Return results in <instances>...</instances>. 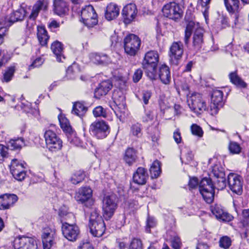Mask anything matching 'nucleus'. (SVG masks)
<instances>
[{
    "label": "nucleus",
    "instance_id": "1",
    "mask_svg": "<svg viewBox=\"0 0 249 249\" xmlns=\"http://www.w3.org/2000/svg\"><path fill=\"white\" fill-rule=\"evenodd\" d=\"M184 19L186 23V27L184 42L186 45L188 44L190 37L194 31L193 47L195 50L198 51L202 48L204 43V30L198 22L194 21L193 15L190 12H186Z\"/></svg>",
    "mask_w": 249,
    "mask_h": 249
},
{
    "label": "nucleus",
    "instance_id": "2",
    "mask_svg": "<svg viewBox=\"0 0 249 249\" xmlns=\"http://www.w3.org/2000/svg\"><path fill=\"white\" fill-rule=\"evenodd\" d=\"M199 186L200 193L204 200L208 203H212L214 196V184L210 178H204L198 183V180L196 177L190 178L188 182L189 189L196 188Z\"/></svg>",
    "mask_w": 249,
    "mask_h": 249
},
{
    "label": "nucleus",
    "instance_id": "3",
    "mask_svg": "<svg viewBox=\"0 0 249 249\" xmlns=\"http://www.w3.org/2000/svg\"><path fill=\"white\" fill-rule=\"evenodd\" d=\"M159 61V55L156 51L147 52L142 62L143 68L146 75L151 80H155L157 77V67Z\"/></svg>",
    "mask_w": 249,
    "mask_h": 249
},
{
    "label": "nucleus",
    "instance_id": "4",
    "mask_svg": "<svg viewBox=\"0 0 249 249\" xmlns=\"http://www.w3.org/2000/svg\"><path fill=\"white\" fill-rule=\"evenodd\" d=\"M90 233L95 237L102 236L106 230V225L102 217L96 209L91 213L89 220Z\"/></svg>",
    "mask_w": 249,
    "mask_h": 249
},
{
    "label": "nucleus",
    "instance_id": "5",
    "mask_svg": "<svg viewBox=\"0 0 249 249\" xmlns=\"http://www.w3.org/2000/svg\"><path fill=\"white\" fill-rule=\"evenodd\" d=\"M187 102L191 110L196 114H201L206 109V102L200 93H192L188 97Z\"/></svg>",
    "mask_w": 249,
    "mask_h": 249
},
{
    "label": "nucleus",
    "instance_id": "6",
    "mask_svg": "<svg viewBox=\"0 0 249 249\" xmlns=\"http://www.w3.org/2000/svg\"><path fill=\"white\" fill-rule=\"evenodd\" d=\"M141 39L134 34H129L124 39L125 52L131 55H135L140 49Z\"/></svg>",
    "mask_w": 249,
    "mask_h": 249
},
{
    "label": "nucleus",
    "instance_id": "7",
    "mask_svg": "<svg viewBox=\"0 0 249 249\" xmlns=\"http://www.w3.org/2000/svg\"><path fill=\"white\" fill-rule=\"evenodd\" d=\"M163 15L170 19L177 21L183 16V10L180 5L175 2H171L165 4L162 8Z\"/></svg>",
    "mask_w": 249,
    "mask_h": 249
},
{
    "label": "nucleus",
    "instance_id": "8",
    "mask_svg": "<svg viewBox=\"0 0 249 249\" xmlns=\"http://www.w3.org/2000/svg\"><path fill=\"white\" fill-rule=\"evenodd\" d=\"M212 174L214 178V189H224L227 185L224 169L220 165L215 164L213 167Z\"/></svg>",
    "mask_w": 249,
    "mask_h": 249
},
{
    "label": "nucleus",
    "instance_id": "9",
    "mask_svg": "<svg viewBox=\"0 0 249 249\" xmlns=\"http://www.w3.org/2000/svg\"><path fill=\"white\" fill-rule=\"evenodd\" d=\"M81 17L83 23L89 27H92L98 23L97 14L91 5L82 8Z\"/></svg>",
    "mask_w": 249,
    "mask_h": 249
},
{
    "label": "nucleus",
    "instance_id": "10",
    "mask_svg": "<svg viewBox=\"0 0 249 249\" xmlns=\"http://www.w3.org/2000/svg\"><path fill=\"white\" fill-rule=\"evenodd\" d=\"M44 137L50 151H56L61 149L62 141L54 131L50 129L46 130Z\"/></svg>",
    "mask_w": 249,
    "mask_h": 249
},
{
    "label": "nucleus",
    "instance_id": "11",
    "mask_svg": "<svg viewBox=\"0 0 249 249\" xmlns=\"http://www.w3.org/2000/svg\"><path fill=\"white\" fill-rule=\"evenodd\" d=\"M109 127L104 121L94 122L89 127V132L97 139L106 138L109 132Z\"/></svg>",
    "mask_w": 249,
    "mask_h": 249
},
{
    "label": "nucleus",
    "instance_id": "12",
    "mask_svg": "<svg viewBox=\"0 0 249 249\" xmlns=\"http://www.w3.org/2000/svg\"><path fill=\"white\" fill-rule=\"evenodd\" d=\"M92 195V191L89 187H84L79 189L75 198L77 201L84 204L88 208H90L94 204Z\"/></svg>",
    "mask_w": 249,
    "mask_h": 249
},
{
    "label": "nucleus",
    "instance_id": "13",
    "mask_svg": "<svg viewBox=\"0 0 249 249\" xmlns=\"http://www.w3.org/2000/svg\"><path fill=\"white\" fill-rule=\"evenodd\" d=\"M26 14V10L23 8H20L11 13L9 17H1L0 18V25L9 27L14 22L22 20Z\"/></svg>",
    "mask_w": 249,
    "mask_h": 249
},
{
    "label": "nucleus",
    "instance_id": "14",
    "mask_svg": "<svg viewBox=\"0 0 249 249\" xmlns=\"http://www.w3.org/2000/svg\"><path fill=\"white\" fill-rule=\"evenodd\" d=\"M117 207L115 201V197L113 196H106L103 202V216L107 220L113 215Z\"/></svg>",
    "mask_w": 249,
    "mask_h": 249
},
{
    "label": "nucleus",
    "instance_id": "15",
    "mask_svg": "<svg viewBox=\"0 0 249 249\" xmlns=\"http://www.w3.org/2000/svg\"><path fill=\"white\" fill-rule=\"evenodd\" d=\"M62 231L63 236L69 241H75L80 235V230L76 225L64 223L62 225Z\"/></svg>",
    "mask_w": 249,
    "mask_h": 249
},
{
    "label": "nucleus",
    "instance_id": "16",
    "mask_svg": "<svg viewBox=\"0 0 249 249\" xmlns=\"http://www.w3.org/2000/svg\"><path fill=\"white\" fill-rule=\"evenodd\" d=\"M227 182L230 190L237 195L241 194L242 188V178L234 173H230L228 176Z\"/></svg>",
    "mask_w": 249,
    "mask_h": 249
},
{
    "label": "nucleus",
    "instance_id": "17",
    "mask_svg": "<svg viewBox=\"0 0 249 249\" xmlns=\"http://www.w3.org/2000/svg\"><path fill=\"white\" fill-rule=\"evenodd\" d=\"M13 246L15 249H37L35 240L26 236L16 238L14 241Z\"/></svg>",
    "mask_w": 249,
    "mask_h": 249
},
{
    "label": "nucleus",
    "instance_id": "18",
    "mask_svg": "<svg viewBox=\"0 0 249 249\" xmlns=\"http://www.w3.org/2000/svg\"><path fill=\"white\" fill-rule=\"evenodd\" d=\"M223 93L221 90L215 89L213 91L210 105L211 114L213 115L217 114L219 108L222 107L223 105Z\"/></svg>",
    "mask_w": 249,
    "mask_h": 249
},
{
    "label": "nucleus",
    "instance_id": "19",
    "mask_svg": "<svg viewBox=\"0 0 249 249\" xmlns=\"http://www.w3.org/2000/svg\"><path fill=\"white\" fill-rule=\"evenodd\" d=\"M224 4L227 11L231 14L234 15V24L236 25L240 17L241 7H240L239 0H224Z\"/></svg>",
    "mask_w": 249,
    "mask_h": 249
},
{
    "label": "nucleus",
    "instance_id": "20",
    "mask_svg": "<svg viewBox=\"0 0 249 249\" xmlns=\"http://www.w3.org/2000/svg\"><path fill=\"white\" fill-rule=\"evenodd\" d=\"M138 13L137 8L135 4L130 3L125 5L122 10V16L124 22L129 24L136 18Z\"/></svg>",
    "mask_w": 249,
    "mask_h": 249
},
{
    "label": "nucleus",
    "instance_id": "21",
    "mask_svg": "<svg viewBox=\"0 0 249 249\" xmlns=\"http://www.w3.org/2000/svg\"><path fill=\"white\" fill-rule=\"evenodd\" d=\"M210 210L215 217L223 221L229 222L232 220L233 216L227 212L224 211L222 206L217 204L212 205Z\"/></svg>",
    "mask_w": 249,
    "mask_h": 249
},
{
    "label": "nucleus",
    "instance_id": "22",
    "mask_svg": "<svg viewBox=\"0 0 249 249\" xmlns=\"http://www.w3.org/2000/svg\"><path fill=\"white\" fill-rule=\"evenodd\" d=\"M55 237L54 231L49 228L45 229L42 234V241L44 249H50L54 244Z\"/></svg>",
    "mask_w": 249,
    "mask_h": 249
},
{
    "label": "nucleus",
    "instance_id": "23",
    "mask_svg": "<svg viewBox=\"0 0 249 249\" xmlns=\"http://www.w3.org/2000/svg\"><path fill=\"white\" fill-rule=\"evenodd\" d=\"M69 9V4L66 0H53V11L56 15L64 16Z\"/></svg>",
    "mask_w": 249,
    "mask_h": 249
},
{
    "label": "nucleus",
    "instance_id": "24",
    "mask_svg": "<svg viewBox=\"0 0 249 249\" xmlns=\"http://www.w3.org/2000/svg\"><path fill=\"white\" fill-rule=\"evenodd\" d=\"M18 197L15 194H5L0 196V209H9L18 200Z\"/></svg>",
    "mask_w": 249,
    "mask_h": 249
},
{
    "label": "nucleus",
    "instance_id": "25",
    "mask_svg": "<svg viewBox=\"0 0 249 249\" xmlns=\"http://www.w3.org/2000/svg\"><path fill=\"white\" fill-rule=\"evenodd\" d=\"M112 88L110 81L105 80L101 82L94 91V97L100 99L101 96L106 95Z\"/></svg>",
    "mask_w": 249,
    "mask_h": 249
},
{
    "label": "nucleus",
    "instance_id": "26",
    "mask_svg": "<svg viewBox=\"0 0 249 249\" xmlns=\"http://www.w3.org/2000/svg\"><path fill=\"white\" fill-rule=\"evenodd\" d=\"M90 60L94 64L99 65H107L111 62L109 57L106 54L93 53L89 55Z\"/></svg>",
    "mask_w": 249,
    "mask_h": 249
},
{
    "label": "nucleus",
    "instance_id": "27",
    "mask_svg": "<svg viewBox=\"0 0 249 249\" xmlns=\"http://www.w3.org/2000/svg\"><path fill=\"white\" fill-rule=\"evenodd\" d=\"M170 57L172 60L180 59L183 53V46L181 42H174L170 48Z\"/></svg>",
    "mask_w": 249,
    "mask_h": 249
},
{
    "label": "nucleus",
    "instance_id": "28",
    "mask_svg": "<svg viewBox=\"0 0 249 249\" xmlns=\"http://www.w3.org/2000/svg\"><path fill=\"white\" fill-rule=\"evenodd\" d=\"M148 174L146 170L142 167H139L134 173L133 181L135 183L143 185L146 182Z\"/></svg>",
    "mask_w": 249,
    "mask_h": 249
},
{
    "label": "nucleus",
    "instance_id": "29",
    "mask_svg": "<svg viewBox=\"0 0 249 249\" xmlns=\"http://www.w3.org/2000/svg\"><path fill=\"white\" fill-rule=\"evenodd\" d=\"M137 150L132 147H128L124 154L123 160L128 165H132L138 160Z\"/></svg>",
    "mask_w": 249,
    "mask_h": 249
},
{
    "label": "nucleus",
    "instance_id": "30",
    "mask_svg": "<svg viewBox=\"0 0 249 249\" xmlns=\"http://www.w3.org/2000/svg\"><path fill=\"white\" fill-rule=\"evenodd\" d=\"M119 14V8L117 4L110 3L107 5L105 13V17L108 20L116 18Z\"/></svg>",
    "mask_w": 249,
    "mask_h": 249
},
{
    "label": "nucleus",
    "instance_id": "31",
    "mask_svg": "<svg viewBox=\"0 0 249 249\" xmlns=\"http://www.w3.org/2000/svg\"><path fill=\"white\" fill-rule=\"evenodd\" d=\"M63 44L58 41H55L51 45V50L55 54L57 60L58 62H63L65 57L63 54Z\"/></svg>",
    "mask_w": 249,
    "mask_h": 249
},
{
    "label": "nucleus",
    "instance_id": "32",
    "mask_svg": "<svg viewBox=\"0 0 249 249\" xmlns=\"http://www.w3.org/2000/svg\"><path fill=\"white\" fill-rule=\"evenodd\" d=\"M159 77L161 81L164 84H168L171 80L169 68L165 65H162L159 69V72L157 77ZM157 78H156L157 79Z\"/></svg>",
    "mask_w": 249,
    "mask_h": 249
},
{
    "label": "nucleus",
    "instance_id": "33",
    "mask_svg": "<svg viewBox=\"0 0 249 249\" xmlns=\"http://www.w3.org/2000/svg\"><path fill=\"white\" fill-rule=\"evenodd\" d=\"M230 81L239 88H247V84L237 74V71L231 72L229 75Z\"/></svg>",
    "mask_w": 249,
    "mask_h": 249
},
{
    "label": "nucleus",
    "instance_id": "34",
    "mask_svg": "<svg viewBox=\"0 0 249 249\" xmlns=\"http://www.w3.org/2000/svg\"><path fill=\"white\" fill-rule=\"evenodd\" d=\"M37 30V36L40 44L42 46L46 45L49 39L47 31L43 26H38Z\"/></svg>",
    "mask_w": 249,
    "mask_h": 249
},
{
    "label": "nucleus",
    "instance_id": "35",
    "mask_svg": "<svg viewBox=\"0 0 249 249\" xmlns=\"http://www.w3.org/2000/svg\"><path fill=\"white\" fill-rule=\"evenodd\" d=\"M87 109L82 102H76L73 105L71 113L81 117L86 113Z\"/></svg>",
    "mask_w": 249,
    "mask_h": 249
},
{
    "label": "nucleus",
    "instance_id": "36",
    "mask_svg": "<svg viewBox=\"0 0 249 249\" xmlns=\"http://www.w3.org/2000/svg\"><path fill=\"white\" fill-rule=\"evenodd\" d=\"M25 145L24 139L20 137L11 139L8 143V147L11 150H18L20 149Z\"/></svg>",
    "mask_w": 249,
    "mask_h": 249
},
{
    "label": "nucleus",
    "instance_id": "37",
    "mask_svg": "<svg viewBox=\"0 0 249 249\" xmlns=\"http://www.w3.org/2000/svg\"><path fill=\"white\" fill-rule=\"evenodd\" d=\"M129 135L135 138H141L142 135V125L139 123L132 124L130 127Z\"/></svg>",
    "mask_w": 249,
    "mask_h": 249
},
{
    "label": "nucleus",
    "instance_id": "38",
    "mask_svg": "<svg viewBox=\"0 0 249 249\" xmlns=\"http://www.w3.org/2000/svg\"><path fill=\"white\" fill-rule=\"evenodd\" d=\"M26 164L24 161L19 160L16 159L12 160L10 165V172L13 173L26 168Z\"/></svg>",
    "mask_w": 249,
    "mask_h": 249
},
{
    "label": "nucleus",
    "instance_id": "39",
    "mask_svg": "<svg viewBox=\"0 0 249 249\" xmlns=\"http://www.w3.org/2000/svg\"><path fill=\"white\" fill-rule=\"evenodd\" d=\"M86 177L85 173L81 170L75 172L71 177L70 180L73 184H77L81 182Z\"/></svg>",
    "mask_w": 249,
    "mask_h": 249
},
{
    "label": "nucleus",
    "instance_id": "40",
    "mask_svg": "<svg viewBox=\"0 0 249 249\" xmlns=\"http://www.w3.org/2000/svg\"><path fill=\"white\" fill-rule=\"evenodd\" d=\"M149 170L151 178H157L161 172L160 162L158 160L154 161L151 166Z\"/></svg>",
    "mask_w": 249,
    "mask_h": 249
},
{
    "label": "nucleus",
    "instance_id": "41",
    "mask_svg": "<svg viewBox=\"0 0 249 249\" xmlns=\"http://www.w3.org/2000/svg\"><path fill=\"white\" fill-rule=\"evenodd\" d=\"M67 139L70 143L74 146H79L81 144V140L76 136V134L72 130L67 133Z\"/></svg>",
    "mask_w": 249,
    "mask_h": 249
},
{
    "label": "nucleus",
    "instance_id": "42",
    "mask_svg": "<svg viewBox=\"0 0 249 249\" xmlns=\"http://www.w3.org/2000/svg\"><path fill=\"white\" fill-rule=\"evenodd\" d=\"M79 73V70L77 67L71 66L66 71V76L69 79H74L78 76Z\"/></svg>",
    "mask_w": 249,
    "mask_h": 249
},
{
    "label": "nucleus",
    "instance_id": "43",
    "mask_svg": "<svg viewBox=\"0 0 249 249\" xmlns=\"http://www.w3.org/2000/svg\"><path fill=\"white\" fill-rule=\"evenodd\" d=\"M157 222L153 217L148 216L145 226V231L147 233L151 232V230L156 227Z\"/></svg>",
    "mask_w": 249,
    "mask_h": 249
},
{
    "label": "nucleus",
    "instance_id": "44",
    "mask_svg": "<svg viewBox=\"0 0 249 249\" xmlns=\"http://www.w3.org/2000/svg\"><path fill=\"white\" fill-rule=\"evenodd\" d=\"M58 119L61 127L63 131H66L67 133L72 131L69 122L66 118L59 117Z\"/></svg>",
    "mask_w": 249,
    "mask_h": 249
},
{
    "label": "nucleus",
    "instance_id": "45",
    "mask_svg": "<svg viewBox=\"0 0 249 249\" xmlns=\"http://www.w3.org/2000/svg\"><path fill=\"white\" fill-rule=\"evenodd\" d=\"M15 72V67L11 66L8 67L3 73V80L6 82L11 81Z\"/></svg>",
    "mask_w": 249,
    "mask_h": 249
},
{
    "label": "nucleus",
    "instance_id": "46",
    "mask_svg": "<svg viewBox=\"0 0 249 249\" xmlns=\"http://www.w3.org/2000/svg\"><path fill=\"white\" fill-rule=\"evenodd\" d=\"M93 114L95 117L106 118L107 116V110L100 106L94 108Z\"/></svg>",
    "mask_w": 249,
    "mask_h": 249
},
{
    "label": "nucleus",
    "instance_id": "47",
    "mask_svg": "<svg viewBox=\"0 0 249 249\" xmlns=\"http://www.w3.org/2000/svg\"><path fill=\"white\" fill-rule=\"evenodd\" d=\"M192 133L198 137H201L203 136V131L200 126L196 124H193L191 127Z\"/></svg>",
    "mask_w": 249,
    "mask_h": 249
},
{
    "label": "nucleus",
    "instance_id": "48",
    "mask_svg": "<svg viewBox=\"0 0 249 249\" xmlns=\"http://www.w3.org/2000/svg\"><path fill=\"white\" fill-rule=\"evenodd\" d=\"M229 149L232 154H238L241 151V148L237 142H231L229 145Z\"/></svg>",
    "mask_w": 249,
    "mask_h": 249
},
{
    "label": "nucleus",
    "instance_id": "49",
    "mask_svg": "<svg viewBox=\"0 0 249 249\" xmlns=\"http://www.w3.org/2000/svg\"><path fill=\"white\" fill-rule=\"evenodd\" d=\"M129 249H142V244L140 239L134 238L130 243Z\"/></svg>",
    "mask_w": 249,
    "mask_h": 249
},
{
    "label": "nucleus",
    "instance_id": "50",
    "mask_svg": "<svg viewBox=\"0 0 249 249\" xmlns=\"http://www.w3.org/2000/svg\"><path fill=\"white\" fill-rule=\"evenodd\" d=\"M171 246L174 249H180L182 243L180 238L178 236H175L171 240Z\"/></svg>",
    "mask_w": 249,
    "mask_h": 249
},
{
    "label": "nucleus",
    "instance_id": "51",
    "mask_svg": "<svg viewBox=\"0 0 249 249\" xmlns=\"http://www.w3.org/2000/svg\"><path fill=\"white\" fill-rule=\"evenodd\" d=\"M219 245L225 249H228L231 245V239L227 236H224L220 238Z\"/></svg>",
    "mask_w": 249,
    "mask_h": 249
},
{
    "label": "nucleus",
    "instance_id": "52",
    "mask_svg": "<svg viewBox=\"0 0 249 249\" xmlns=\"http://www.w3.org/2000/svg\"><path fill=\"white\" fill-rule=\"evenodd\" d=\"M113 99L116 104H120L121 103L124 102V97L121 92L114 91L113 94Z\"/></svg>",
    "mask_w": 249,
    "mask_h": 249
},
{
    "label": "nucleus",
    "instance_id": "53",
    "mask_svg": "<svg viewBox=\"0 0 249 249\" xmlns=\"http://www.w3.org/2000/svg\"><path fill=\"white\" fill-rule=\"evenodd\" d=\"M14 178L18 180L22 181L23 180L26 176V172L24 169H22L19 171H16L13 173H11Z\"/></svg>",
    "mask_w": 249,
    "mask_h": 249
},
{
    "label": "nucleus",
    "instance_id": "54",
    "mask_svg": "<svg viewBox=\"0 0 249 249\" xmlns=\"http://www.w3.org/2000/svg\"><path fill=\"white\" fill-rule=\"evenodd\" d=\"M34 5L38 6V8L40 11L46 10L48 8V2L47 0H38Z\"/></svg>",
    "mask_w": 249,
    "mask_h": 249
},
{
    "label": "nucleus",
    "instance_id": "55",
    "mask_svg": "<svg viewBox=\"0 0 249 249\" xmlns=\"http://www.w3.org/2000/svg\"><path fill=\"white\" fill-rule=\"evenodd\" d=\"M152 96V93L149 90H143L142 92V100L145 105L148 104L149 100Z\"/></svg>",
    "mask_w": 249,
    "mask_h": 249
},
{
    "label": "nucleus",
    "instance_id": "56",
    "mask_svg": "<svg viewBox=\"0 0 249 249\" xmlns=\"http://www.w3.org/2000/svg\"><path fill=\"white\" fill-rule=\"evenodd\" d=\"M37 6L35 5L33 6L32 12L29 17L30 19L35 20L38 16L40 11L38 9Z\"/></svg>",
    "mask_w": 249,
    "mask_h": 249
},
{
    "label": "nucleus",
    "instance_id": "57",
    "mask_svg": "<svg viewBox=\"0 0 249 249\" xmlns=\"http://www.w3.org/2000/svg\"><path fill=\"white\" fill-rule=\"evenodd\" d=\"M243 217V223L245 226L249 223V209L243 210L242 213Z\"/></svg>",
    "mask_w": 249,
    "mask_h": 249
},
{
    "label": "nucleus",
    "instance_id": "58",
    "mask_svg": "<svg viewBox=\"0 0 249 249\" xmlns=\"http://www.w3.org/2000/svg\"><path fill=\"white\" fill-rule=\"evenodd\" d=\"M142 70L140 69L136 70L133 76V81L135 83H137L142 78Z\"/></svg>",
    "mask_w": 249,
    "mask_h": 249
},
{
    "label": "nucleus",
    "instance_id": "59",
    "mask_svg": "<svg viewBox=\"0 0 249 249\" xmlns=\"http://www.w3.org/2000/svg\"><path fill=\"white\" fill-rule=\"evenodd\" d=\"M44 62V59L41 57L36 58L30 66V68H34L39 67L41 66Z\"/></svg>",
    "mask_w": 249,
    "mask_h": 249
},
{
    "label": "nucleus",
    "instance_id": "60",
    "mask_svg": "<svg viewBox=\"0 0 249 249\" xmlns=\"http://www.w3.org/2000/svg\"><path fill=\"white\" fill-rule=\"evenodd\" d=\"M0 45L2 44L3 41V37L5 33L7 31L8 27H6L3 25H0Z\"/></svg>",
    "mask_w": 249,
    "mask_h": 249
},
{
    "label": "nucleus",
    "instance_id": "61",
    "mask_svg": "<svg viewBox=\"0 0 249 249\" xmlns=\"http://www.w3.org/2000/svg\"><path fill=\"white\" fill-rule=\"evenodd\" d=\"M153 119V115L150 111H146L145 115L142 117V121L143 122H148L152 120Z\"/></svg>",
    "mask_w": 249,
    "mask_h": 249
},
{
    "label": "nucleus",
    "instance_id": "62",
    "mask_svg": "<svg viewBox=\"0 0 249 249\" xmlns=\"http://www.w3.org/2000/svg\"><path fill=\"white\" fill-rule=\"evenodd\" d=\"M173 138L177 143L178 144L181 142L182 139L178 129H176V131H174Z\"/></svg>",
    "mask_w": 249,
    "mask_h": 249
},
{
    "label": "nucleus",
    "instance_id": "63",
    "mask_svg": "<svg viewBox=\"0 0 249 249\" xmlns=\"http://www.w3.org/2000/svg\"><path fill=\"white\" fill-rule=\"evenodd\" d=\"M8 148L0 144V160H2L6 156Z\"/></svg>",
    "mask_w": 249,
    "mask_h": 249
},
{
    "label": "nucleus",
    "instance_id": "64",
    "mask_svg": "<svg viewBox=\"0 0 249 249\" xmlns=\"http://www.w3.org/2000/svg\"><path fill=\"white\" fill-rule=\"evenodd\" d=\"M79 249H94L92 245L88 242L81 243L79 246Z\"/></svg>",
    "mask_w": 249,
    "mask_h": 249
}]
</instances>
